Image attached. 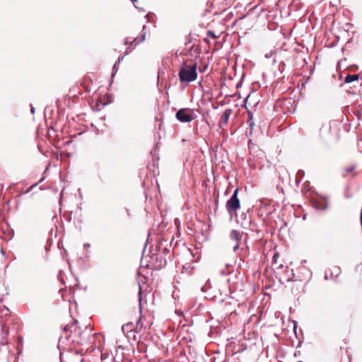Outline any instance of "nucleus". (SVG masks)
I'll list each match as a JSON object with an SVG mask.
<instances>
[{
	"mask_svg": "<svg viewBox=\"0 0 362 362\" xmlns=\"http://www.w3.org/2000/svg\"><path fill=\"white\" fill-rule=\"evenodd\" d=\"M64 336L59 338L60 342H63V339H65L74 344H83L88 340V337L92 332V328H89L86 326L84 331H81L77 326L76 322H75L74 323L66 325L64 327Z\"/></svg>",
	"mask_w": 362,
	"mask_h": 362,
	"instance_id": "obj_1",
	"label": "nucleus"
},
{
	"mask_svg": "<svg viewBox=\"0 0 362 362\" xmlns=\"http://www.w3.org/2000/svg\"><path fill=\"white\" fill-rule=\"evenodd\" d=\"M197 67L196 62L190 64H182L179 71L180 81L187 83L194 81L197 78Z\"/></svg>",
	"mask_w": 362,
	"mask_h": 362,
	"instance_id": "obj_2",
	"label": "nucleus"
},
{
	"mask_svg": "<svg viewBox=\"0 0 362 362\" xmlns=\"http://www.w3.org/2000/svg\"><path fill=\"white\" fill-rule=\"evenodd\" d=\"M176 118L180 122L189 123L197 117L195 111L189 108H181L176 112Z\"/></svg>",
	"mask_w": 362,
	"mask_h": 362,
	"instance_id": "obj_3",
	"label": "nucleus"
},
{
	"mask_svg": "<svg viewBox=\"0 0 362 362\" xmlns=\"http://www.w3.org/2000/svg\"><path fill=\"white\" fill-rule=\"evenodd\" d=\"M239 192V189L236 188L231 197L226 202V209L228 212L232 214L233 212H235L240 207V202L238 197V194Z\"/></svg>",
	"mask_w": 362,
	"mask_h": 362,
	"instance_id": "obj_4",
	"label": "nucleus"
},
{
	"mask_svg": "<svg viewBox=\"0 0 362 362\" xmlns=\"http://www.w3.org/2000/svg\"><path fill=\"white\" fill-rule=\"evenodd\" d=\"M243 236V233H240L237 230H232L230 233V239L232 241L235 242L234 245L233 246V252H237V250L240 247V241L242 240Z\"/></svg>",
	"mask_w": 362,
	"mask_h": 362,
	"instance_id": "obj_5",
	"label": "nucleus"
},
{
	"mask_svg": "<svg viewBox=\"0 0 362 362\" xmlns=\"http://www.w3.org/2000/svg\"><path fill=\"white\" fill-rule=\"evenodd\" d=\"M231 113H232L231 109L225 110V111L223 112V115H221L219 122H218L220 127H222L225 126L226 124H227V123L228 122V119L231 115Z\"/></svg>",
	"mask_w": 362,
	"mask_h": 362,
	"instance_id": "obj_6",
	"label": "nucleus"
},
{
	"mask_svg": "<svg viewBox=\"0 0 362 362\" xmlns=\"http://www.w3.org/2000/svg\"><path fill=\"white\" fill-rule=\"evenodd\" d=\"M247 124L250 127L251 129L254 128L255 126V121L253 119V114L251 111L247 110Z\"/></svg>",
	"mask_w": 362,
	"mask_h": 362,
	"instance_id": "obj_7",
	"label": "nucleus"
},
{
	"mask_svg": "<svg viewBox=\"0 0 362 362\" xmlns=\"http://www.w3.org/2000/svg\"><path fill=\"white\" fill-rule=\"evenodd\" d=\"M359 78L358 74L347 75L344 78V83H349L355 81H358Z\"/></svg>",
	"mask_w": 362,
	"mask_h": 362,
	"instance_id": "obj_8",
	"label": "nucleus"
},
{
	"mask_svg": "<svg viewBox=\"0 0 362 362\" xmlns=\"http://www.w3.org/2000/svg\"><path fill=\"white\" fill-rule=\"evenodd\" d=\"M146 26L144 25L143 28H142V30L141 32V39H140V40L139 42H136L135 46H136L137 45L140 44L141 42H144L145 40L146 35Z\"/></svg>",
	"mask_w": 362,
	"mask_h": 362,
	"instance_id": "obj_9",
	"label": "nucleus"
},
{
	"mask_svg": "<svg viewBox=\"0 0 362 362\" xmlns=\"http://www.w3.org/2000/svg\"><path fill=\"white\" fill-rule=\"evenodd\" d=\"M315 207L318 209L326 210L328 207V204L327 202H324L322 203L316 204Z\"/></svg>",
	"mask_w": 362,
	"mask_h": 362,
	"instance_id": "obj_10",
	"label": "nucleus"
},
{
	"mask_svg": "<svg viewBox=\"0 0 362 362\" xmlns=\"http://www.w3.org/2000/svg\"><path fill=\"white\" fill-rule=\"evenodd\" d=\"M129 50L131 52V51L132 50V49H131V48H130V47H127V51H126V52H125V54H124V55H123V56H122V57H119V59H118V60H117V62H116V63H117L118 64H119L123 61L124 56H125V55H127V54H128V53H129Z\"/></svg>",
	"mask_w": 362,
	"mask_h": 362,
	"instance_id": "obj_11",
	"label": "nucleus"
},
{
	"mask_svg": "<svg viewBox=\"0 0 362 362\" xmlns=\"http://www.w3.org/2000/svg\"><path fill=\"white\" fill-rule=\"evenodd\" d=\"M137 38H134L132 41H129L128 37H126L124 40V45H132L136 43Z\"/></svg>",
	"mask_w": 362,
	"mask_h": 362,
	"instance_id": "obj_12",
	"label": "nucleus"
},
{
	"mask_svg": "<svg viewBox=\"0 0 362 362\" xmlns=\"http://www.w3.org/2000/svg\"><path fill=\"white\" fill-rule=\"evenodd\" d=\"M133 326V325L131 323V324H127V325H124L122 327V332L124 333L126 330H128L129 328H132Z\"/></svg>",
	"mask_w": 362,
	"mask_h": 362,
	"instance_id": "obj_13",
	"label": "nucleus"
},
{
	"mask_svg": "<svg viewBox=\"0 0 362 362\" xmlns=\"http://www.w3.org/2000/svg\"><path fill=\"white\" fill-rule=\"evenodd\" d=\"M207 35L208 36H210L211 37H212L213 39H216L218 37V36L216 35V34L214 33V32L211 31V30H209L208 33H207Z\"/></svg>",
	"mask_w": 362,
	"mask_h": 362,
	"instance_id": "obj_14",
	"label": "nucleus"
},
{
	"mask_svg": "<svg viewBox=\"0 0 362 362\" xmlns=\"http://www.w3.org/2000/svg\"><path fill=\"white\" fill-rule=\"evenodd\" d=\"M118 66H119V64L115 62V64H114V66L112 67V69L114 71V73L112 75V77L116 74V73H117V71L118 70Z\"/></svg>",
	"mask_w": 362,
	"mask_h": 362,
	"instance_id": "obj_15",
	"label": "nucleus"
},
{
	"mask_svg": "<svg viewBox=\"0 0 362 362\" xmlns=\"http://www.w3.org/2000/svg\"><path fill=\"white\" fill-rule=\"evenodd\" d=\"M354 169H355V166H354V165H353V166H350V167H349V168H345V170H345V172H346V173H351V172H352L353 170H354Z\"/></svg>",
	"mask_w": 362,
	"mask_h": 362,
	"instance_id": "obj_16",
	"label": "nucleus"
},
{
	"mask_svg": "<svg viewBox=\"0 0 362 362\" xmlns=\"http://www.w3.org/2000/svg\"><path fill=\"white\" fill-rule=\"evenodd\" d=\"M230 272L228 271V270H224V269H221L220 270V274L223 276H225V275H227L230 273Z\"/></svg>",
	"mask_w": 362,
	"mask_h": 362,
	"instance_id": "obj_17",
	"label": "nucleus"
},
{
	"mask_svg": "<svg viewBox=\"0 0 362 362\" xmlns=\"http://www.w3.org/2000/svg\"><path fill=\"white\" fill-rule=\"evenodd\" d=\"M141 286L139 285V305L141 306Z\"/></svg>",
	"mask_w": 362,
	"mask_h": 362,
	"instance_id": "obj_18",
	"label": "nucleus"
},
{
	"mask_svg": "<svg viewBox=\"0 0 362 362\" xmlns=\"http://www.w3.org/2000/svg\"><path fill=\"white\" fill-rule=\"evenodd\" d=\"M332 277H333V274H332V273H331V274H330V278H332ZM325 279L326 280H327V279H329V277L328 276V274H327V272H326V274H325Z\"/></svg>",
	"mask_w": 362,
	"mask_h": 362,
	"instance_id": "obj_19",
	"label": "nucleus"
},
{
	"mask_svg": "<svg viewBox=\"0 0 362 362\" xmlns=\"http://www.w3.org/2000/svg\"><path fill=\"white\" fill-rule=\"evenodd\" d=\"M83 246L88 248L90 247V243H84Z\"/></svg>",
	"mask_w": 362,
	"mask_h": 362,
	"instance_id": "obj_20",
	"label": "nucleus"
},
{
	"mask_svg": "<svg viewBox=\"0 0 362 362\" xmlns=\"http://www.w3.org/2000/svg\"><path fill=\"white\" fill-rule=\"evenodd\" d=\"M31 106V108H30V111L33 114L35 113V108L33 107V105H30Z\"/></svg>",
	"mask_w": 362,
	"mask_h": 362,
	"instance_id": "obj_21",
	"label": "nucleus"
},
{
	"mask_svg": "<svg viewBox=\"0 0 362 362\" xmlns=\"http://www.w3.org/2000/svg\"><path fill=\"white\" fill-rule=\"evenodd\" d=\"M136 2H137V1H134V2H132V3L134 4V5L135 8H138V9H140V8H139L136 5Z\"/></svg>",
	"mask_w": 362,
	"mask_h": 362,
	"instance_id": "obj_22",
	"label": "nucleus"
},
{
	"mask_svg": "<svg viewBox=\"0 0 362 362\" xmlns=\"http://www.w3.org/2000/svg\"><path fill=\"white\" fill-rule=\"evenodd\" d=\"M296 322H294V331H296Z\"/></svg>",
	"mask_w": 362,
	"mask_h": 362,
	"instance_id": "obj_23",
	"label": "nucleus"
},
{
	"mask_svg": "<svg viewBox=\"0 0 362 362\" xmlns=\"http://www.w3.org/2000/svg\"><path fill=\"white\" fill-rule=\"evenodd\" d=\"M35 186H37V184L32 185L30 188L31 189L32 187H35Z\"/></svg>",
	"mask_w": 362,
	"mask_h": 362,
	"instance_id": "obj_24",
	"label": "nucleus"
},
{
	"mask_svg": "<svg viewBox=\"0 0 362 362\" xmlns=\"http://www.w3.org/2000/svg\"><path fill=\"white\" fill-rule=\"evenodd\" d=\"M339 274V272L338 273H337V274H336V275H335V276H334V277H335V278H337V277L338 276Z\"/></svg>",
	"mask_w": 362,
	"mask_h": 362,
	"instance_id": "obj_25",
	"label": "nucleus"
},
{
	"mask_svg": "<svg viewBox=\"0 0 362 362\" xmlns=\"http://www.w3.org/2000/svg\"><path fill=\"white\" fill-rule=\"evenodd\" d=\"M226 266L227 268H228L229 267H230V264H227Z\"/></svg>",
	"mask_w": 362,
	"mask_h": 362,
	"instance_id": "obj_26",
	"label": "nucleus"
},
{
	"mask_svg": "<svg viewBox=\"0 0 362 362\" xmlns=\"http://www.w3.org/2000/svg\"><path fill=\"white\" fill-rule=\"evenodd\" d=\"M204 41L209 42L206 38H204Z\"/></svg>",
	"mask_w": 362,
	"mask_h": 362,
	"instance_id": "obj_27",
	"label": "nucleus"
},
{
	"mask_svg": "<svg viewBox=\"0 0 362 362\" xmlns=\"http://www.w3.org/2000/svg\"><path fill=\"white\" fill-rule=\"evenodd\" d=\"M63 195V191H62L60 196L62 197Z\"/></svg>",
	"mask_w": 362,
	"mask_h": 362,
	"instance_id": "obj_28",
	"label": "nucleus"
},
{
	"mask_svg": "<svg viewBox=\"0 0 362 362\" xmlns=\"http://www.w3.org/2000/svg\"><path fill=\"white\" fill-rule=\"evenodd\" d=\"M30 192V189H28L27 191H26V193H28Z\"/></svg>",
	"mask_w": 362,
	"mask_h": 362,
	"instance_id": "obj_29",
	"label": "nucleus"
},
{
	"mask_svg": "<svg viewBox=\"0 0 362 362\" xmlns=\"http://www.w3.org/2000/svg\"><path fill=\"white\" fill-rule=\"evenodd\" d=\"M6 312H8V309L6 308L5 309Z\"/></svg>",
	"mask_w": 362,
	"mask_h": 362,
	"instance_id": "obj_30",
	"label": "nucleus"
},
{
	"mask_svg": "<svg viewBox=\"0 0 362 362\" xmlns=\"http://www.w3.org/2000/svg\"><path fill=\"white\" fill-rule=\"evenodd\" d=\"M131 1H132V2H134V1H136V0H131Z\"/></svg>",
	"mask_w": 362,
	"mask_h": 362,
	"instance_id": "obj_31",
	"label": "nucleus"
},
{
	"mask_svg": "<svg viewBox=\"0 0 362 362\" xmlns=\"http://www.w3.org/2000/svg\"><path fill=\"white\" fill-rule=\"evenodd\" d=\"M298 362H303V361H298Z\"/></svg>",
	"mask_w": 362,
	"mask_h": 362,
	"instance_id": "obj_32",
	"label": "nucleus"
}]
</instances>
